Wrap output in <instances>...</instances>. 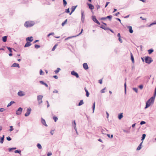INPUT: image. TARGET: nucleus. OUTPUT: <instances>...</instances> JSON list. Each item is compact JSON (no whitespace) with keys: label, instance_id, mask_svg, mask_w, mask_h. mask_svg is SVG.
<instances>
[{"label":"nucleus","instance_id":"473e14b6","mask_svg":"<svg viewBox=\"0 0 156 156\" xmlns=\"http://www.w3.org/2000/svg\"><path fill=\"white\" fill-rule=\"evenodd\" d=\"M53 119L54 120L55 122H56V121L58 119V118L55 116H53Z\"/></svg>","mask_w":156,"mask_h":156},{"label":"nucleus","instance_id":"c03bdc74","mask_svg":"<svg viewBox=\"0 0 156 156\" xmlns=\"http://www.w3.org/2000/svg\"><path fill=\"white\" fill-rule=\"evenodd\" d=\"M60 69H57L56 70L55 72V74L57 73L60 70Z\"/></svg>","mask_w":156,"mask_h":156},{"label":"nucleus","instance_id":"a19ab883","mask_svg":"<svg viewBox=\"0 0 156 156\" xmlns=\"http://www.w3.org/2000/svg\"><path fill=\"white\" fill-rule=\"evenodd\" d=\"M7 48L10 52H12V49L11 48L9 47H7Z\"/></svg>","mask_w":156,"mask_h":156},{"label":"nucleus","instance_id":"6ab92c4d","mask_svg":"<svg viewBox=\"0 0 156 156\" xmlns=\"http://www.w3.org/2000/svg\"><path fill=\"white\" fill-rule=\"evenodd\" d=\"M100 27L101 28L105 30H110V29L109 28L106 27L103 25H101Z\"/></svg>","mask_w":156,"mask_h":156},{"label":"nucleus","instance_id":"49530a36","mask_svg":"<svg viewBox=\"0 0 156 156\" xmlns=\"http://www.w3.org/2000/svg\"><path fill=\"white\" fill-rule=\"evenodd\" d=\"M105 88L101 90V93H103L105 92Z\"/></svg>","mask_w":156,"mask_h":156},{"label":"nucleus","instance_id":"ddd939ff","mask_svg":"<svg viewBox=\"0 0 156 156\" xmlns=\"http://www.w3.org/2000/svg\"><path fill=\"white\" fill-rule=\"evenodd\" d=\"M71 74L72 75L75 76L76 78L79 77V76L78 74L74 71H73L71 72Z\"/></svg>","mask_w":156,"mask_h":156},{"label":"nucleus","instance_id":"5fc2aeb1","mask_svg":"<svg viewBox=\"0 0 156 156\" xmlns=\"http://www.w3.org/2000/svg\"><path fill=\"white\" fill-rule=\"evenodd\" d=\"M16 149V148H9V151H10L12 150H14Z\"/></svg>","mask_w":156,"mask_h":156},{"label":"nucleus","instance_id":"de8ad7c7","mask_svg":"<svg viewBox=\"0 0 156 156\" xmlns=\"http://www.w3.org/2000/svg\"><path fill=\"white\" fill-rule=\"evenodd\" d=\"M146 123L144 121H142L140 122V124L142 125L145 124Z\"/></svg>","mask_w":156,"mask_h":156},{"label":"nucleus","instance_id":"79ce46f5","mask_svg":"<svg viewBox=\"0 0 156 156\" xmlns=\"http://www.w3.org/2000/svg\"><path fill=\"white\" fill-rule=\"evenodd\" d=\"M73 123H74V126H75L74 129H75V130L76 131V122L75 121H74Z\"/></svg>","mask_w":156,"mask_h":156},{"label":"nucleus","instance_id":"39448f33","mask_svg":"<svg viewBox=\"0 0 156 156\" xmlns=\"http://www.w3.org/2000/svg\"><path fill=\"white\" fill-rule=\"evenodd\" d=\"M92 19L93 20L94 22H95L96 23H97L98 24H99V25L100 24V22L97 20L95 16H92Z\"/></svg>","mask_w":156,"mask_h":156},{"label":"nucleus","instance_id":"774afa93","mask_svg":"<svg viewBox=\"0 0 156 156\" xmlns=\"http://www.w3.org/2000/svg\"><path fill=\"white\" fill-rule=\"evenodd\" d=\"M151 24H152V25H155V24H156V21H155L154 22L152 23H151Z\"/></svg>","mask_w":156,"mask_h":156},{"label":"nucleus","instance_id":"f257e3e1","mask_svg":"<svg viewBox=\"0 0 156 156\" xmlns=\"http://www.w3.org/2000/svg\"><path fill=\"white\" fill-rule=\"evenodd\" d=\"M156 95V87L155 88L154 96L151 97L146 103L145 108L149 107L154 102V98Z\"/></svg>","mask_w":156,"mask_h":156},{"label":"nucleus","instance_id":"4468645a","mask_svg":"<svg viewBox=\"0 0 156 156\" xmlns=\"http://www.w3.org/2000/svg\"><path fill=\"white\" fill-rule=\"evenodd\" d=\"M41 122L45 126H48V125H47V124L46 123L45 121V120L44 119L42 118H41Z\"/></svg>","mask_w":156,"mask_h":156},{"label":"nucleus","instance_id":"dca6fc26","mask_svg":"<svg viewBox=\"0 0 156 156\" xmlns=\"http://www.w3.org/2000/svg\"><path fill=\"white\" fill-rule=\"evenodd\" d=\"M87 5L88 6L89 8L90 9L92 10V9H94V6L93 5H92L91 4H89V3H87Z\"/></svg>","mask_w":156,"mask_h":156},{"label":"nucleus","instance_id":"5701e85b","mask_svg":"<svg viewBox=\"0 0 156 156\" xmlns=\"http://www.w3.org/2000/svg\"><path fill=\"white\" fill-rule=\"evenodd\" d=\"M4 138V136L3 135L2 137L0 139V142L1 144H2L3 143Z\"/></svg>","mask_w":156,"mask_h":156},{"label":"nucleus","instance_id":"f03ea898","mask_svg":"<svg viewBox=\"0 0 156 156\" xmlns=\"http://www.w3.org/2000/svg\"><path fill=\"white\" fill-rule=\"evenodd\" d=\"M34 25V23L32 21H27L24 24L25 26L26 27H30L33 26Z\"/></svg>","mask_w":156,"mask_h":156},{"label":"nucleus","instance_id":"37998d69","mask_svg":"<svg viewBox=\"0 0 156 156\" xmlns=\"http://www.w3.org/2000/svg\"><path fill=\"white\" fill-rule=\"evenodd\" d=\"M15 153H20L21 152V151L20 150H16L15 151Z\"/></svg>","mask_w":156,"mask_h":156},{"label":"nucleus","instance_id":"9b49d317","mask_svg":"<svg viewBox=\"0 0 156 156\" xmlns=\"http://www.w3.org/2000/svg\"><path fill=\"white\" fill-rule=\"evenodd\" d=\"M25 93L22 91H20L18 93V95L20 96H23L25 95Z\"/></svg>","mask_w":156,"mask_h":156},{"label":"nucleus","instance_id":"09e8293b","mask_svg":"<svg viewBox=\"0 0 156 156\" xmlns=\"http://www.w3.org/2000/svg\"><path fill=\"white\" fill-rule=\"evenodd\" d=\"M6 138L9 141H10L11 140V138L9 136L7 137Z\"/></svg>","mask_w":156,"mask_h":156},{"label":"nucleus","instance_id":"f704fd0d","mask_svg":"<svg viewBox=\"0 0 156 156\" xmlns=\"http://www.w3.org/2000/svg\"><path fill=\"white\" fill-rule=\"evenodd\" d=\"M57 46V44H55L54 46L53 47L52 49V51H54L55 50V49L56 48V47Z\"/></svg>","mask_w":156,"mask_h":156},{"label":"nucleus","instance_id":"1a4fd4ad","mask_svg":"<svg viewBox=\"0 0 156 156\" xmlns=\"http://www.w3.org/2000/svg\"><path fill=\"white\" fill-rule=\"evenodd\" d=\"M77 5L76 6H72L71 8V11L70 13H69V15H71V14L75 11L76 8L77 7Z\"/></svg>","mask_w":156,"mask_h":156},{"label":"nucleus","instance_id":"c756f323","mask_svg":"<svg viewBox=\"0 0 156 156\" xmlns=\"http://www.w3.org/2000/svg\"><path fill=\"white\" fill-rule=\"evenodd\" d=\"M67 19H66V20H65L62 23V25L63 26L64 25L66 24V23L67 22Z\"/></svg>","mask_w":156,"mask_h":156},{"label":"nucleus","instance_id":"a18cd8bd","mask_svg":"<svg viewBox=\"0 0 156 156\" xmlns=\"http://www.w3.org/2000/svg\"><path fill=\"white\" fill-rule=\"evenodd\" d=\"M133 89L136 93H137V92H138V89L136 88H133Z\"/></svg>","mask_w":156,"mask_h":156},{"label":"nucleus","instance_id":"7c9ffc66","mask_svg":"<svg viewBox=\"0 0 156 156\" xmlns=\"http://www.w3.org/2000/svg\"><path fill=\"white\" fill-rule=\"evenodd\" d=\"M37 146L39 149H41L42 148V147L40 144H38L37 145Z\"/></svg>","mask_w":156,"mask_h":156},{"label":"nucleus","instance_id":"6e6552de","mask_svg":"<svg viewBox=\"0 0 156 156\" xmlns=\"http://www.w3.org/2000/svg\"><path fill=\"white\" fill-rule=\"evenodd\" d=\"M22 110L23 109L21 108H19L16 112V114L17 115H20L22 112Z\"/></svg>","mask_w":156,"mask_h":156},{"label":"nucleus","instance_id":"2eb2a0df","mask_svg":"<svg viewBox=\"0 0 156 156\" xmlns=\"http://www.w3.org/2000/svg\"><path fill=\"white\" fill-rule=\"evenodd\" d=\"M11 67H16L19 68L20 67L18 63H13L11 66Z\"/></svg>","mask_w":156,"mask_h":156},{"label":"nucleus","instance_id":"4c0bfd02","mask_svg":"<svg viewBox=\"0 0 156 156\" xmlns=\"http://www.w3.org/2000/svg\"><path fill=\"white\" fill-rule=\"evenodd\" d=\"M146 136V134H143L142 137V139L141 140H143L145 139Z\"/></svg>","mask_w":156,"mask_h":156},{"label":"nucleus","instance_id":"603ef678","mask_svg":"<svg viewBox=\"0 0 156 156\" xmlns=\"http://www.w3.org/2000/svg\"><path fill=\"white\" fill-rule=\"evenodd\" d=\"M99 83L100 84H101L102 83V79H101L99 80Z\"/></svg>","mask_w":156,"mask_h":156},{"label":"nucleus","instance_id":"680f3d73","mask_svg":"<svg viewBox=\"0 0 156 156\" xmlns=\"http://www.w3.org/2000/svg\"><path fill=\"white\" fill-rule=\"evenodd\" d=\"M119 14H120L119 12H118L117 13H115V16H117Z\"/></svg>","mask_w":156,"mask_h":156},{"label":"nucleus","instance_id":"72a5a7b5","mask_svg":"<svg viewBox=\"0 0 156 156\" xmlns=\"http://www.w3.org/2000/svg\"><path fill=\"white\" fill-rule=\"evenodd\" d=\"M95 102H94V104H93V112H94V109H95Z\"/></svg>","mask_w":156,"mask_h":156},{"label":"nucleus","instance_id":"4be33fe9","mask_svg":"<svg viewBox=\"0 0 156 156\" xmlns=\"http://www.w3.org/2000/svg\"><path fill=\"white\" fill-rule=\"evenodd\" d=\"M84 90L86 92V95L87 97H88L89 95V93L88 92L87 90L86 89V88H84Z\"/></svg>","mask_w":156,"mask_h":156},{"label":"nucleus","instance_id":"052dcab7","mask_svg":"<svg viewBox=\"0 0 156 156\" xmlns=\"http://www.w3.org/2000/svg\"><path fill=\"white\" fill-rule=\"evenodd\" d=\"M40 82L42 84L44 85V84L45 83L43 81H40Z\"/></svg>","mask_w":156,"mask_h":156},{"label":"nucleus","instance_id":"c85d7f7f","mask_svg":"<svg viewBox=\"0 0 156 156\" xmlns=\"http://www.w3.org/2000/svg\"><path fill=\"white\" fill-rule=\"evenodd\" d=\"M83 104V100H81L80 101V102L79 103L78 105L79 106H80L82 105Z\"/></svg>","mask_w":156,"mask_h":156},{"label":"nucleus","instance_id":"9d476101","mask_svg":"<svg viewBox=\"0 0 156 156\" xmlns=\"http://www.w3.org/2000/svg\"><path fill=\"white\" fill-rule=\"evenodd\" d=\"M127 27L129 29V32L132 34L133 32V30H132V27L130 26H127Z\"/></svg>","mask_w":156,"mask_h":156},{"label":"nucleus","instance_id":"7ed1b4c3","mask_svg":"<svg viewBox=\"0 0 156 156\" xmlns=\"http://www.w3.org/2000/svg\"><path fill=\"white\" fill-rule=\"evenodd\" d=\"M152 61L153 60L151 57L149 56L145 57V62L146 63L150 64Z\"/></svg>","mask_w":156,"mask_h":156},{"label":"nucleus","instance_id":"58836bf2","mask_svg":"<svg viewBox=\"0 0 156 156\" xmlns=\"http://www.w3.org/2000/svg\"><path fill=\"white\" fill-rule=\"evenodd\" d=\"M10 129L9 130V131H10L11 132V131H13V130L14 129H13V128L12 126H10Z\"/></svg>","mask_w":156,"mask_h":156},{"label":"nucleus","instance_id":"f8f14e48","mask_svg":"<svg viewBox=\"0 0 156 156\" xmlns=\"http://www.w3.org/2000/svg\"><path fill=\"white\" fill-rule=\"evenodd\" d=\"M33 37L32 36L28 37L26 39V41H29L30 42L32 41H33Z\"/></svg>","mask_w":156,"mask_h":156},{"label":"nucleus","instance_id":"8fccbe9b","mask_svg":"<svg viewBox=\"0 0 156 156\" xmlns=\"http://www.w3.org/2000/svg\"><path fill=\"white\" fill-rule=\"evenodd\" d=\"M5 110V109L4 108H2L0 109V111L1 112H3Z\"/></svg>","mask_w":156,"mask_h":156},{"label":"nucleus","instance_id":"6e6d98bb","mask_svg":"<svg viewBox=\"0 0 156 156\" xmlns=\"http://www.w3.org/2000/svg\"><path fill=\"white\" fill-rule=\"evenodd\" d=\"M109 3V2H106L105 5V8H106L108 6V5Z\"/></svg>","mask_w":156,"mask_h":156},{"label":"nucleus","instance_id":"aec40b11","mask_svg":"<svg viewBox=\"0 0 156 156\" xmlns=\"http://www.w3.org/2000/svg\"><path fill=\"white\" fill-rule=\"evenodd\" d=\"M83 66L84 69L89 68L88 66L86 63H84L83 64Z\"/></svg>","mask_w":156,"mask_h":156},{"label":"nucleus","instance_id":"a211bd4d","mask_svg":"<svg viewBox=\"0 0 156 156\" xmlns=\"http://www.w3.org/2000/svg\"><path fill=\"white\" fill-rule=\"evenodd\" d=\"M7 36H4L2 37V40L4 42H5L7 40Z\"/></svg>","mask_w":156,"mask_h":156},{"label":"nucleus","instance_id":"13d9d810","mask_svg":"<svg viewBox=\"0 0 156 156\" xmlns=\"http://www.w3.org/2000/svg\"><path fill=\"white\" fill-rule=\"evenodd\" d=\"M106 19V17H102L100 19V20H105Z\"/></svg>","mask_w":156,"mask_h":156},{"label":"nucleus","instance_id":"20e7f679","mask_svg":"<svg viewBox=\"0 0 156 156\" xmlns=\"http://www.w3.org/2000/svg\"><path fill=\"white\" fill-rule=\"evenodd\" d=\"M43 96L42 95H39L37 96V101L39 104H40L42 102V99Z\"/></svg>","mask_w":156,"mask_h":156},{"label":"nucleus","instance_id":"3c124183","mask_svg":"<svg viewBox=\"0 0 156 156\" xmlns=\"http://www.w3.org/2000/svg\"><path fill=\"white\" fill-rule=\"evenodd\" d=\"M139 87L140 89H142L143 88V86L142 85H140Z\"/></svg>","mask_w":156,"mask_h":156},{"label":"nucleus","instance_id":"423d86ee","mask_svg":"<svg viewBox=\"0 0 156 156\" xmlns=\"http://www.w3.org/2000/svg\"><path fill=\"white\" fill-rule=\"evenodd\" d=\"M84 12L83 10L81 11V21L83 23L85 19V16L84 15Z\"/></svg>","mask_w":156,"mask_h":156},{"label":"nucleus","instance_id":"4d7b16f0","mask_svg":"<svg viewBox=\"0 0 156 156\" xmlns=\"http://www.w3.org/2000/svg\"><path fill=\"white\" fill-rule=\"evenodd\" d=\"M119 40L121 43L122 42V40L121 39V37L119 38Z\"/></svg>","mask_w":156,"mask_h":156},{"label":"nucleus","instance_id":"b1692460","mask_svg":"<svg viewBox=\"0 0 156 156\" xmlns=\"http://www.w3.org/2000/svg\"><path fill=\"white\" fill-rule=\"evenodd\" d=\"M130 55H131V59L132 61V62L133 63H134V58L133 56V55L132 54V53H131Z\"/></svg>","mask_w":156,"mask_h":156},{"label":"nucleus","instance_id":"0e129e2a","mask_svg":"<svg viewBox=\"0 0 156 156\" xmlns=\"http://www.w3.org/2000/svg\"><path fill=\"white\" fill-rule=\"evenodd\" d=\"M53 77L54 78H55V79H57L58 78V76L56 75L54 76Z\"/></svg>","mask_w":156,"mask_h":156},{"label":"nucleus","instance_id":"2f4dec72","mask_svg":"<svg viewBox=\"0 0 156 156\" xmlns=\"http://www.w3.org/2000/svg\"><path fill=\"white\" fill-rule=\"evenodd\" d=\"M63 5L64 6H65L67 5V3L66 0H63Z\"/></svg>","mask_w":156,"mask_h":156},{"label":"nucleus","instance_id":"e433bc0d","mask_svg":"<svg viewBox=\"0 0 156 156\" xmlns=\"http://www.w3.org/2000/svg\"><path fill=\"white\" fill-rule=\"evenodd\" d=\"M65 12L67 13H69L70 12L69 11V9L68 8L67 9H66L65 11Z\"/></svg>","mask_w":156,"mask_h":156},{"label":"nucleus","instance_id":"0eeeda50","mask_svg":"<svg viewBox=\"0 0 156 156\" xmlns=\"http://www.w3.org/2000/svg\"><path fill=\"white\" fill-rule=\"evenodd\" d=\"M31 109L30 108H29L27 109V112L25 114V116H27L28 115H29L30 114V112H31Z\"/></svg>","mask_w":156,"mask_h":156},{"label":"nucleus","instance_id":"a878e982","mask_svg":"<svg viewBox=\"0 0 156 156\" xmlns=\"http://www.w3.org/2000/svg\"><path fill=\"white\" fill-rule=\"evenodd\" d=\"M123 117L122 113L118 115V118L119 119H121Z\"/></svg>","mask_w":156,"mask_h":156},{"label":"nucleus","instance_id":"69168bd1","mask_svg":"<svg viewBox=\"0 0 156 156\" xmlns=\"http://www.w3.org/2000/svg\"><path fill=\"white\" fill-rule=\"evenodd\" d=\"M42 73H43V71H42L41 70H40V74L41 75H42V74H43Z\"/></svg>","mask_w":156,"mask_h":156},{"label":"nucleus","instance_id":"864d4df0","mask_svg":"<svg viewBox=\"0 0 156 156\" xmlns=\"http://www.w3.org/2000/svg\"><path fill=\"white\" fill-rule=\"evenodd\" d=\"M100 6L99 5H97L96 6V8L97 9H100Z\"/></svg>","mask_w":156,"mask_h":156},{"label":"nucleus","instance_id":"f3484780","mask_svg":"<svg viewBox=\"0 0 156 156\" xmlns=\"http://www.w3.org/2000/svg\"><path fill=\"white\" fill-rule=\"evenodd\" d=\"M31 45V44L30 42L27 41L25 44L24 45V47H27L30 46Z\"/></svg>","mask_w":156,"mask_h":156},{"label":"nucleus","instance_id":"338daca9","mask_svg":"<svg viewBox=\"0 0 156 156\" xmlns=\"http://www.w3.org/2000/svg\"><path fill=\"white\" fill-rule=\"evenodd\" d=\"M117 36L118 37H119H119H121V35H120V34L119 33L118 34H117Z\"/></svg>","mask_w":156,"mask_h":156},{"label":"nucleus","instance_id":"cd10ccee","mask_svg":"<svg viewBox=\"0 0 156 156\" xmlns=\"http://www.w3.org/2000/svg\"><path fill=\"white\" fill-rule=\"evenodd\" d=\"M14 103V101H11L9 103L8 105H7V107H9V106H11L12 104Z\"/></svg>","mask_w":156,"mask_h":156},{"label":"nucleus","instance_id":"393cba45","mask_svg":"<svg viewBox=\"0 0 156 156\" xmlns=\"http://www.w3.org/2000/svg\"><path fill=\"white\" fill-rule=\"evenodd\" d=\"M112 17V15H109L106 17V19H108L110 21H111Z\"/></svg>","mask_w":156,"mask_h":156},{"label":"nucleus","instance_id":"ea45409f","mask_svg":"<svg viewBox=\"0 0 156 156\" xmlns=\"http://www.w3.org/2000/svg\"><path fill=\"white\" fill-rule=\"evenodd\" d=\"M54 34V33H53V32H52V33H49V34H48V35H47V37H49L50 36V35H53Z\"/></svg>","mask_w":156,"mask_h":156},{"label":"nucleus","instance_id":"e2e57ef3","mask_svg":"<svg viewBox=\"0 0 156 156\" xmlns=\"http://www.w3.org/2000/svg\"><path fill=\"white\" fill-rule=\"evenodd\" d=\"M106 114H107V118H108L109 116V114L107 112H106Z\"/></svg>","mask_w":156,"mask_h":156},{"label":"nucleus","instance_id":"bb28decb","mask_svg":"<svg viewBox=\"0 0 156 156\" xmlns=\"http://www.w3.org/2000/svg\"><path fill=\"white\" fill-rule=\"evenodd\" d=\"M148 53L150 54L154 51V50L153 49H150L148 50Z\"/></svg>","mask_w":156,"mask_h":156},{"label":"nucleus","instance_id":"c9c22d12","mask_svg":"<svg viewBox=\"0 0 156 156\" xmlns=\"http://www.w3.org/2000/svg\"><path fill=\"white\" fill-rule=\"evenodd\" d=\"M34 47L35 48L37 49L40 47V46L37 44H35L34 45Z\"/></svg>","mask_w":156,"mask_h":156},{"label":"nucleus","instance_id":"bf43d9fd","mask_svg":"<svg viewBox=\"0 0 156 156\" xmlns=\"http://www.w3.org/2000/svg\"><path fill=\"white\" fill-rule=\"evenodd\" d=\"M52 155V153H51V152H49L48 154H47V155L48 156H50V155Z\"/></svg>","mask_w":156,"mask_h":156},{"label":"nucleus","instance_id":"412c9836","mask_svg":"<svg viewBox=\"0 0 156 156\" xmlns=\"http://www.w3.org/2000/svg\"><path fill=\"white\" fill-rule=\"evenodd\" d=\"M143 143V142H141L140 144V145H139V146L138 147H137V149L136 150H140L141 149V146L142 145V144Z\"/></svg>","mask_w":156,"mask_h":156}]
</instances>
